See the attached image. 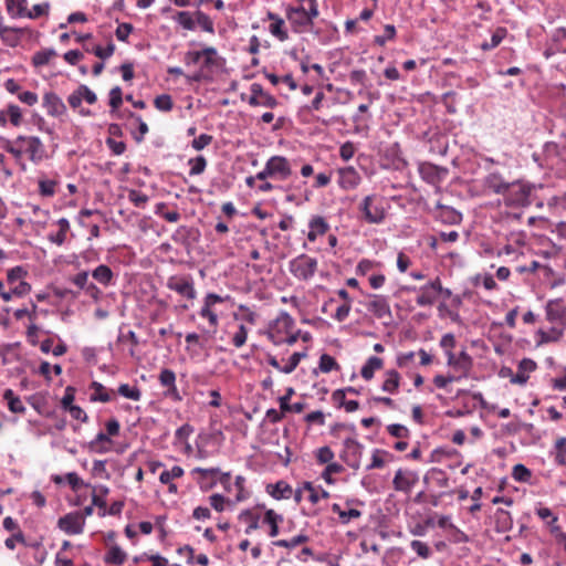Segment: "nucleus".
Segmentation results:
<instances>
[{
	"instance_id": "obj_45",
	"label": "nucleus",
	"mask_w": 566,
	"mask_h": 566,
	"mask_svg": "<svg viewBox=\"0 0 566 566\" xmlns=\"http://www.w3.org/2000/svg\"><path fill=\"white\" fill-rule=\"evenodd\" d=\"M188 165L190 166L189 175L198 176L206 170L207 159L203 156H197L195 158H190L188 160Z\"/></svg>"
},
{
	"instance_id": "obj_49",
	"label": "nucleus",
	"mask_w": 566,
	"mask_h": 566,
	"mask_svg": "<svg viewBox=\"0 0 566 566\" xmlns=\"http://www.w3.org/2000/svg\"><path fill=\"white\" fill-rule=\"evenodd\" d=\"M552 40L556 44V51L566 52V28L556 29L552 35Z\"/></svg>"
},
{
	"instance_id": "obj_13",
	"label": "nucleus",
	"mask_w": 566,
	"mask_h": 566,
	"mask_svg": "<svg viewBox=\"0 0 566 566\" xmlns=\"http://www.w3.org/2000/svg\"><path fill=\"white\" fill-rule=\"evenodd\" d=\"M286 18L291 22L293 30L297 33L305 32L313 25L307 15V10L302 6L290 8Z\"/></svg>"
},
{
	"instance_id": "obj_39",
	"label": "nucleus",
	"mask_w": 566,
	"mask_h": 566,
	"mask_svg": "<svg viewBox=\"0 0 566 566\" xmlns=\"http://www.w3.org/2000/svg\"><path fill=\"white\" fill-rule=\"evenodd\" d=\"M57 55L56 51L52 48L43 49L34 53L32 57V63L34 66H43L46 65L52 57Z\"/></svg>"
},
{
	"instance_id": "obj_14",
	"label": "nucleus",
	"mask_w": 566,
	"mask_h": 566,
	"mask_svg": "<svg viewBox=\"0 0 566 566\" xmlns=\"http://www.w3.org/2000/svg\"><path fill=\"white\" fill-rule=\"evenodd\" d=\"M345 460L347 464L357 470L360 467V459L364 451V446L354 438H347L344 441Z\"/></svg>"
},
{
	"instance_id": "obj_6",
	"label": "nucleus",
	"mask_w": 566,
	"mask_h": 566,
	"mask_svg": "<svg viewBox=\"0 0 566 566\" xmlns=\"http://www.w3.org/2000/svg\"><path fill=\"white\" fill-rule=\"evenodd\" d=\"M18 143L23 145L24 153L29 155L32 163L39 164L45 158V147L39 137L20 135Z\"/></svg>"
},
{
	"instance_id": "obj_56",
	"label": "nucleus",
	"mask_w": 566,
	"mask_h": 566,
	"mask_svg": "<svg viewBox=\"0 0 566 566\" xmlns=\"http://www.w3.org/2000/svg\"><path fill=\"white\" fill-rule=\"evenodd\" d=\"M512 476L518 482H527L532 476V472L525 465L516 464L513 467Z\"/></svg>"
},
{
	"instance_id": "obj_57",
	"label": "nucleus",
	"mask_w": 566,
	"mask_h": 566,
	"mask_svg": "<svg viewBox=\"0 0 566 566\" xmlns=\"http://www.w3.org/2000/svg\"><path fill=\"white\" fill-rule=\"evenodd\" d=\"M56 181L51 179L39 180V191L44 197H52L55 193Z\"/></svg>"
},
{
	"instance_id": "obj_9",
	"label": "nucleus",
	"mask_w": 566,
	"mask_h": 566,
	"mask_svg": "<svg viewBox=\"0 0 566 566\" xmlns=\"http://www.w3.org/2000/svg\"><path fill=\"white\" fill-rule=\"evenodd\" d=\"M251 95L248 103L251 106H263L268 108H275L279 105V101L271 94L266 93L262 85L253 83L250 86Z\"/></svg>"
},
{
	"instance_id": "obj_42",
	"label": "nucleus",
	"mask_w": 566,
	"mask_h": 566,
	"mask_svg": "<svg viewBox=\"0 0 566 566\" xmlns=\"http://www.w3.org/2000/svg\"><path fill=\"white\" fill-rule=\"evenodd\" d=\"M117 392L130 400L138 401L142 398V391L137 386H129L128 384L119 385Z\"/></svg>"
},
{
	"instance_id": "obj_54",
	"label": "nucleus",
	"mask_w": 566,
	"mask_h": 566,
	"mask_svg": "<svg viewBox=\"0 0 566 566\" xmlns=\"http://www.w3.org/2000/svg\"><path fill=\"white\" fill-rule=\"evenodd\" d=\"M155 107L161 112H169L172 109V98L168 94L159 95L154 101Z\"/></svg>"
},
{
	"instance_id": "obj_10",
	"label": "nucleus",
	"mask_w": 566,
	"mask_h": 566,
	"mask_svg": "<svg viewBox=\"0 0 566 566\" xmlns=\"http://www.w3.org/2000/svg\"><path fill=\"white\" fill-rule=\"evenodd\" d=\"M418 481L419 476L417 472L399 469L396 471L392 485L396 491L409 494Z\"/></svg>"
},
{
	"instance_id": "obj_12",
	"label": "nucleus",
	"mask_w": 566,
	"mask_h": 566,
	"mask_svg": "<svg viewBox=\"0 0 566 566\" xmlns=\"http://www.w3.org/2000/svg\"><path fill=\"white\" fill-rule=\"evenodd\" d=\"M57 525L69 535L81 534L84 531L85 518L77 512L69 513L59 518Z\"/></svg>"
},
{
	"instance_id": "obj_40",
	"label": "nucleus",
	"mask_w": 566,
	"mask_h": 566,
	"mask_svg": "<svg viewBox=\"0 0 566 566\" xmlns=\"http://www.w3.org/2000/svg\"><path fill=\"white\" fill-rule=\"evenodd\" d=\"M537 334L539 336L538 345H542L558 342L563 336V329L552 327L548 332L539 329Z\"/></svg>"
},
{
	"instance_id": "obj_28",
	"label": "nucleus",
	"mask_w": 566,
	"mask_h": 566,
	"mask_svg": "<svg viewBox=\"0 0 566 566\" xmlns=\"http://www.w3.org/2000/svg\"><path fill=\"white\" fill-rule=\"evenodd\" d=\"M27 0H7V11L12 18H27Z\"/></svg>"
},
{
	"instance_id": "obj_21",
	"label": "nucleus",
	"mask_w": 566,
	"mask_h": 566,
	"mask_svg": "<svg viewBox=\"0 0 566 566\" xmlns=\"http://www.w3.org/2000/svg\"><path fill=\"white\" fill-rule=\"evenodd\" d=\"M385 379L381 385V390L388 394H397L401 376L396 369H388L384 374Z\"/></svg>"
},
{
	"instance_id": "obj_2",
	"label": "nucleus",
	"mask_w": 566,
	"mask_h": 566,
	"mask_svg": "<svg viewBox=\"0 0 566 566\" xmlns=\"http://www.w3.org/2000/svg\"><path fill=\"white\" fill-rule=\"evenodd\" d=\"M318 262L305 253H302L289 262L290 273L300 281H310L314 277Z\"/></svg>"
},
{
	"instance_id": "obj_20",
	"label": "nucleus",
	"mask_w": 566,
	"mask_h": 566,
	"mask_svg": "<svg viewBox=\"0 0 566 566\" xmlns=\"http://www.w3.org/2000/svg\"><path fill=\"white\" fill-rule=\"evenodd\" d=\"M266 491L275 500L290 499L293 495L292 486L283 480L269 484Z\"/></svg>"
},
{
	"instance_id": "obj_47",
	"label": "nucleus",
	"mask_w": 566,
	"mask_h": 566,
	"mask_svg": "<svg viewBox=\"0 0 566 566\" xmlns=\"http://www.w3.org/2000/svg\"><path fill=\"white\" fill-rule=\"evenodd\" d=\"M184 475V469L179 465H174L170 470H164L159 474V481L163 484H168L174 479L181 478Z\"/></svg>"
},
{
	"instance_id": "obj_52",
	"label": "nucleus",
	"mask_w": 566,
	"mask_h": 566,
	"mask_svg": "<svg viewBox=\"0 0 566 566\" xmlns=\"http://www.w3.org/2000/svg\"><path fill=\"white\" fill-rule=\"evenodd\" d=\"M471 367H472L471 356L465 350H462L459 354V356H457L454 368L460 369L464 373H468L471 369Z\"/></svg>"
},
{
	"instance_id": "obj_11",
	"label": "nucleus",
	"mask_w": 566,
	"mask_h": 566,
	"mask_svg": "<svg viewBox=\"0 0 566 566\" xmlns=\"http://www.w3.org/2000/svg\"><path fill=\"white\" fill-rule=\"evenodd\" d=\"M266 165L273 179L283 181L292 175V167L287 158L283 156H272L268 159Z\"/></svg>"
},
{
	"instance_id": "obj_44",
	"label": "nucleus",
	"mask_w": 566,
	"mask_h": 566,
	"mask_svg": "<svg viewBox=\"0 0 566 566\" xmlns=\"http://www.w3.org/2000/svg\"><path fill=\"white\" fill-rule=\"evenodd\" d=\"M202 59H203L202 66H201L202 71H203V69H210V67L217 65V59H218L217 49L213 46L205 48L202 50Z\"/></svg>"
},
{
	"instance_id": "obj_24",
	"label": "nucleus",
	"mask_w": 566,
	"mask_h": 566,
	"mask_svg": "<svg viewBox=\"0 0 566 566\" xmlns=\"http://www.w3.org/2000/svg\"><path fill=\"white\" fill-rule=\"evenodd\" d=\"M268 19L273 21L270 24V32L273 36L277 38L280 41L287 40L289 35L287 32L284 29V20L280 18L277 14L269 12Z\"/></svg>"
},
{
	"instance_id": "obj_33",
	"label": "nucleus",
	"mask_w": 566,
	"mask_h": 566,
	"mask_svg": "<svg viewBox=\"0 0 566 566\" xmlns=\"http://www.w3.org/2000/svg\"><path fill=\"white\" fill-rule=\"evenodd\" d=\"M283 521V516L275 513L273 510H268L264 514L263 523L270 525L269 535L275 537L279 535V523Z\"/></svg>"
},
{
	"instance_id": "obj_22",
	"label": "nucleus",
	"mask_w": 566,
	"mask_h": 566,
	"mask_svg": "<svg viewBox=\"0 0 566 566\" xmlns=\"http://www.w3.org/2000/svg\"><path fill=\"white\" fill-rule=\"evenodd\" d=\"M159 382L167 388V395L180 399L176 387V375L171 369H163L159 374Z\"/></svg>"
},
{
	"instance_id": "obj_61",
	"label": "nucleus",
	"mask_w": 566,
	"mask_h": 566,
	"mask_svg": "<svg viewBox=\"0 0 566 566\" xmlns=\"http://www.w3.org/2000/svg\"><path fill=\"white\" fill-rule=\"evenodd\" d=\"M50 9L49 2L38 3L32 7L30 11L27 13V18L36 19L41 15L48 14Z\"/></svg>"
},
{
	"instance_id": "obj_46",
	"label": "nucleus",
	"mask_w": 566,
	"mask_h": 566,
	"mask_svg": "<svg viewBox=\"0 0 566 566\" xmlns=\"http://www.w3.org/2000/svg\"><path fill=\"white\" fill-rule=\"evenodd\" d=\"M318 369L322 373L327 374V373H329V371H332L334 369L338 370L339 369V365L337 364V361L335 360L334 357H332L328 354H323L319 357Z\"/></svg>"
},
{
	"instance_id": "obj_3",
	"label": "nucleus",
	"mask_w": 566,
	"mask_h": 566,
	"mask_svg": "<svg viewBox=\"0 0 566 566\" xmlns=\"http://www.w3.org/2000/svg\"><path fill=\"white\" fill-rule=\"evenodd\" d=\"M361 218L370 224H379L386 218V211L381 198L376 195L366 196L360 205Z\"/></svg>"
},
{
	"instance_id": "obj_62",
	"label": "nucleus",
	"mask_w": 566,
	"mask_h": 566,
	"mask_svg": "<svg viewBox=\"0 0 566 566\" xmlns=\"http://www.w3.org/2000/svg\"><path fill=\"white\" fill-rule=\"evenodd\" d=\"M123 103V93L119 86H115L109 92V105L113 109H117Z\"/></svg>"
},
{
	"instance_id": "obj_36",
	"label": "nucleus",
	"mask_w": 566,
	"mask_h": 566,
	"mask_svg": "<svg viewBox=\"0 0 566 566\" xmlns=\"http://www.w3.org/2000/svg\"><path fill=\"white\" fill-rule=\"evenodd\" d=\"M420 175L424 180L428 182H436L440 179V171L441 169L432 164H423L419 168Z\"/></svg>"
},
{
	"instance_id": "obj_27",
	"label": "nucleus",
	"mask_w": 566,
	"mask_h": 566,
	"mask_svg": "<svg viewBox=\"0 0 566 566\" xmlns=\"http://www.w3.org/2000/svg\"><path fill=\"white\" fill-rule=\"evenodd\" d=\"M3 399L8 402L9 410L13 413H24L25 407L22 400L14 395L12 389H6Z\"/></svg>"
},
{
	"instance_id": "obj_7",
	"label": "nucleus",
	"mask_w": 566,
	"mask_h": 566,
	"mask_svg": "<svg viewBox=\"0 0 566 566\" xmlns=\"http://www.w3.org/2000/svg\"><path fill=\"white\" fill-rule=\"evenodd\" d=\"M442 291L443 287L441 285V281L439 277H436L433 281L419 287L416 302L419 306H431L434 304Z\"/></svg>"
},
{
	"instance_id": "obj_50",
	"label": "nucleus",
	"mask_w": 566,
	"mask_h": 566,
	"mask_svg": "<svg viewBox=\"0 0 566 566\" xmlns=\"http://www.w3.org/2000/svg\"><path fill=\"white\" fill-rule=\"evenodd\" d=\"M248 333H249V329L247 328V326L243 324H240L238 326L237 332L232 336L233 346L237 348L242 347L247 343Z\"/></svg>"
},
{
	"instance_id": "obj_32",
	"label": "nucleus",
	"mask_w": 566,
	"mask_h": 566,
	"mask_svg": "<svg viewBox=\"0 0 566 566\" xmlns=\"http://www.w3.org/2000/svg\"><path fill=\"white\" fill-rule=\"evenodd\" d=\"M111 443L109 436L105 432H98L94 440L90 442V449L97 453H106L109 451V447L106 446Z\"/></svg>"
},
{
	"instance_id": "obj_34",
	"label": "nucleus",
	"mask_w": 566,
	"mask_h": 566,
	"mask_svg": "<svg viewBox=\"0 0 566 566\" xmlns=\"http://www.w3.org/2000/svg\"><path fill=\"white\" fill-rule=\"evenodd\" d=\"M332 511L338 515L342 524H348L350 520L361 516V512L359 510L350 509L348 511H343L340 505L337 503L332 505Z\"/></svg>"
},
{
	"instance_id": "obj_23",
	"label": "nucleus",
	"mask_w": 566,
	"mask_h": 566,
	"mask_svg": "<svg viewBox=\"0 0 566 566\" xmlns=\"http://www.w3.org/2000/svg\"><path fill=\"white\" fill-rule=\"evenodd\" d=\"M59 231L55 233H49L48 240L56 245H63L66 241L67 232L71 229L70 221L66 218H61L56 221Z\"/></svg>"
},
{
	"instance_id": "obj_15",
	"label": "nucleus",
	"mask_w": 566,
	"mask_h": 566,
	"mask_svg": "<svg viewBox=\"0 0 566 566\" xmlns=\"http://www.w3.org/2000/svg\"><path fill=\"white\" fill-rule=\"evenodd\" d=\"M510 182L499 171H491L484 177L483 187L485 190L503 197Z\"/></svg>"
},
{
	"instance_id": "obj_41",
	"label": "nucleus",
	"mask_w": 566,
	"mask_h": 566,
	"mask_svg": "<svg viewBox=\"0 0 566 566\" xmlns=\"http://www.w3.org/2000/svg\"><path fill=\"white\" fill-rule=\"evenodd\" d=\"M195 18H196V24H198L202 31L208 32L210 34H214V25L208 14L198 10L195 12Z\"/></svg>"
},
{
	"instance_id": "obj_5",
	"label": "nucleus",
	"mask_w": 566,
	"mask_h": 566,
	"mask_svg": "<svg viewBox=\"0 0 566 566\" xmlns=\"http://www.w3.org/2000/svg\"><path fill=\"white\" fill-rule=\"evenodd\" d=\"M293 392H294L293 388H289L286 391V395L282 396L280 398L281 411H279L274 408L269 409L266 411L265 417L270 422L276 423V422L281 421L284 412L293 411V412L300 413L304 410V408H305L304 402H294L292 405L289 402Z\"/></svg>"
},
{
	"instance_id": "obj_18",
	"label": "nucleus",
	"mask_w": 566,
	"mask_h": 566,
	"mask_svg": "<svg viewBox=\"0 0 566 566\" xmlns=\"http://www.w3.org/2000/svg\"><path fill=\"white\" fill-rule=\"evenodd\" d=\"M338 175H339L338 184L345 190H350V189L356 188L361 180L358 171L352 166L340 168L338 170Z\"/></svg>"
},
{
	"instance_id": "obj_63",
	"label": "nucleus",
	"mask_w": 566,
	"mask_h": 566,
	"mask_svg": "<svg viewBox=\"0 0 566 566\" xmlns=\"http://www.w3.org/2000/svg\"><path fill=\"white\" fill-rule=\"evenodd\" d=\"M6 112L11 124L14 126H19L22 117L20 107L17 105H9Z\"/></svg>"
},
{
	"instance_id": "obj_35",
	"label": "nucleus",
	"mask_w": 566,
	"mask_h": 566,
	"mask_svg": "<svg viewBox=\"0 0 566 566\" xmlns=\"http://www.w3.org/2000/svg\"><path fill=\"white\" fill-rule=\"evenodd\" d=\"M174 20L182 27L185 30L193 31L196 29V18L195 13L191 14L188 11H179L174 17Z\"/></svg>"
},
{
	"instance_id": "obj_29",
	"label": "nucleus",
	"mask_w": 566,
	"mask_h": 566,
	"mask_svg": "<svg viewBox=\"0 0 566 566\" xmlns=\"http://www.w3.org/2000/svg\"><path fill=\"white\" fill-rule=\"evenodd\" d=\"M239 520L245 522L248 524L244 533L250 535L252 532L256 531L260 527V517L254 514L251 510H244L240 513Z\"/></svg>"
},
{
	"instance_id": "obj_1",
	"label": "nucleus",
	"mask_w": 566,
	"mask_h": 566,
	"mask_svg": "<svg viewBox=\"0 0 566 566\" xmlns=\"http://www.w3.org/2000/svg\"><path fill=\"white\" fill-rule=\"evenodd\" d=\"M533 186L524 180H513L509 184L503 199L509 207H526L531 205Z\"/></svg>"
},
{
	"instance_id": "obj_31",
	"label": "nucleus",
	"mask_w": 566,
	"mask_h": 566,
	"mask_svg": "<svg viewBox=\"0 0 566 566\" xmlns=\"http://www.w3.org/2000/svg\"><path fill=\"white\" fill-rule=\"evenodd\" d=\"M193 473H199L202 478H213L217 474H220L219 482L221 485L229 484L231 479L230 472L220 473L218 468H196L193 469Z\"/></svg>"
},
{
	"instance_id": "obj_4",
	"label": "nucleus",
	"mask_w": 566,
	"mask_h": 566,
	"mask_svg": "<svg viewBox=\"0 0 566 566\" xmlns=\"http://www.w3.org/2000/svg\"><path fill=\"white\" fill-rule=\"evenodd\" d=\"M293 325V317L287 312H281L279 316L270 323L266 336L274 345H281L284 343L285 335L291 333Z\"/></svg>"
},
{
	"instance_id": "obj_19",
	"label": "nucleus",
	"mask_w": 566,
	"mask_h": 566,
	"mask_svg": "<svg viewBox=\"0 0 566 566\" xmlns=\"http://www.w3.org/2000/svg\"><path fill=\"white\" fill-rule=\"evenodd\" d=\"M329 230V224L322 216H313L308 222L307 240L314 242Z\"/></svg>"
},
{
	"instance_id": "obj_64",
	"label": "nucleus",
	"mask_w": 566,
	"mask_h": 566,
	"mask_svg": "<svg viewBox=\"0 0 566 566\" xmlns=\"http://www.w3.org/2000/svg\"><path fill=\"white\" fill-rule=\"evenodd\" d=\"M212 139L211 135L201 134L191 142V147L196 150H202L211 144Z\"/></svg>"
},
{
	"instance_id": "obj_16",
	"label": "nucleus",
	"mask_w": 566,
	"mask_h": 566,
	"mask_svg": "<svg viewBox=\"0 0 566 566\" xmlns=\"http://www.w3.org/2000/svg\"><path fill=\"white\" fill-rule=\"evenodd\" d=\"M42 105L46 109L48 115L53 117H59L66 113V106L64 102L54 92H46L43 95Z\"/></svg>"
},
{
	"instance_id": "obj_26",
	"label": "nucleus",
	"mask_w": 566,
	"mask_h": 566,
	"mask_svg": "<svg viewBox=\"0 0 566 566\" xmlns=\"http://www.w3.org/2000/svg\"><path fill=\"white\" fill-rule=\"evenodd\" d=\"M127 558L126 552H124L118 545H112L104 556L106 564L120 566Z\"/></svg>"
},
{
	"instance_id": "obj_55",
	"label": "nucleus",
	"mask_w": 566,
	"mask_h": 566,
	"mask_svg": "<svg viewBox=\"0 0 566 566\" xmlns=\"http://www.w3.org/2000/svg\"><path fill=\"white\" fill-rule=\"evenodd\" d=\"M245 478L242 475H237L234 481V488L237 489L235 500L237 502H242L248 499L249 492L244 488Z\"/></svg>"
},
{
	"instance_id": "obj_43",
	"label": "nucleus",
	"mask_w": 566,
	"mask_h": 566,
	"mask_svg": "<svg viewBox=\"0 0 566 566\" xmlns=\"http://www.w3.org/2000/svg\"><path fill=\"white\" fill-rule=\"evenodd\" d=\"M91 387L92 389H94V394L91 395V401H111V395L107 392L106 388L101 382L93 381Z\"/></svg>"
},
{
	"instance_id": "obj_17",
	"label": "nucleus",
	"mask_w": 566,
	"mask_h": 566,
	"mask_svg": "<svg viewBox=\"0 0 566 566\" xmlns=\"http://www.w3.org/2000/svg\"><path fill=\"white\" fill-rule=\"evenodd\" d=\"M367 308L377 318L391 317V311L387 298L382 295H371Z\"/></svg>"
},
{
	"instance_id": "obj_37",
	"label": "nucleus",
	"mask_w": 566,
	"mask_h": 566,
	"mask_svg": "<svg viewBox=\"0 0 566 566\" xmlns=\"http://www.w3.org/2000/svg\"><path fill=\"white\" fill-rule=\"evenodd\" d=\"M565 317V310L558 306L555 301H549L546 305V318L549 322H562Z\"/></svg>"
},
{
	"instance_id": "obj_59",
	"label": "nucleus",
	"mask_w": 566,
	"mask_h": 566,
	"mask_svg": "<svg viewBox=\"0 0 566 566\" xmlns=\"http://www.w3.org/2000/svg\"><path fill=\"white\" fill-rule=\"evenodd\" d=\"M304 489L310 492L308 500L313 504H316L321 497L327 499L329 496V493L325 490H322L321 493H318L311 482H305Z\"/></svg>"
},
{
	"instance_id": "obj_53",
	"label": "nucleus",
	"mask_w": 566,
	"mask_h": 566,
	"mask_svg": "<svg viewBox=\"0 0 566 566\" xmlns=\"http://www.w3.org/2000/svg\"><path fill=\"white\" fill-rule=\"evenodd\" d=\"M128 200L137 208H144L146 203L148 202V196L132 189L128 191Z\"/></svg>"
},
{
	"instance_id": "obj_48",
	"label": "nucleus",
	"mask_w": 566,
	"mask_h": 566,
	"mask_svg": "<svg viewBox=\"0 0 566 566\" xmlns=\"http://www.w3.org/2000/svg\"><path fill=\"white\" fill-rule=\"evenodd\" d=\"M308 541V537L304 534H298L291 539H277L273 542V545L279 547L294 548L300 544H303Z\"/></svg>"
},
{
	"instance_id": "obj_38",
	"label": "nucleus",
	"mask_w": 566,
	"mask_h": 566,
	"mask_svg": "<svg viewBox=\"0 0 566 566\" xmlns=\"http://www.w3.org/2000/svg\"><path fill=\"white\" fill-rule=\"evenodd\" d=\"M496 530L499 532H506L512 527V517L510 513L503 509L495 512Z\"/></svg>"
},
{
	"instance_id": "obj_58",
	"label": "nucleus",
	"mask_w": 566,
	"mask_h": 566,
	"mask_svg": "<svg viewBox=\"0 0 566 566\" xmlns=\"http://www.w3.org/2000/svg\"><path fill=\"white\" fill-rule=\"evenodd\" d=\"M3 147L15 159L21 158L22 154L24 153L23 145L18 143V137L14 140H7Z\"/></svg>"
},
{
	"instance_id": "obj_25",
	"label": "nucleus",
	"mask_w": 566,
	"mask_h": 566,
	"mask_svg": "<svg viewBox=\"0 0 566 566\" xmlns=\"http://www.w3.org/2000/svg\"><path fill=\"white\" fill-rule=\"evenodd\" d=\"M384 360L377 356H370L360 369V375L365 380L374 378L375 371L381 369Z\"/></svg>"
},
{
	"instance_id": "obj_51",
	"label": "nucleus",
	"mask_w": 566,
	"mask_h": 566,
	"mask_svg": "<svg viewBox=\"0 0 566 566\" xmlns=\"http://www.w3.org/2000/svg\"><path fill=\"white\" fill-rule=\"evenodd\" d=\"M306 357V352H295L289 359V363L283 366L282 373L284 374H291L293 373L297 365L300 364L301 359Z\"/></svg>"
},
{
	"instance_id": "obj_60",
	"label": "nucleus",
	"mask_w": 566,
	"mask_h": 566,
	"mask_svg": "<svg viewBox=\"0 0 566 566\" xmlns=\"http://www.w3.org/2000/svg\"><path fill=\"white\" fill-rule=\"evenodd\" d=\"M396 36V28L392 24L385 25V33L382 35H376L374 41L376 44L382 46L388 40H392Z\"/></svg>"
},
{
	"instance_id": "obj_8",
	"label": "nucleus",
	"mask_w": 566,
	"mask_h": 566,
	"mask_svg": "<svg viewBox=\"0 0 566 566\" xmlns=\"http://www.w3.org/2000/svg\"><path fill=\"white\" fill-rule=\"evenodd\" d=\"M167 287L188 300L196 297V290L190 276L172 275L167 280Z\"/></svg>"
},
{
	"instance_id": "obj_30",
	"label": "nucleus",
	"mask_w": 566,
	"mask_h": 566,
	"mask_svg": "<svg viewBox=\"0 0 566 566\" xmlns=\"http://www.w3.org/2000/svg\"><path fill=\"white\" fill-rule=\"evenodd\" d=\"M92 276L104 286H108L114 277L113 271L105 264L98 265L92 272Z\"/></svg>"
}]
</instances>
